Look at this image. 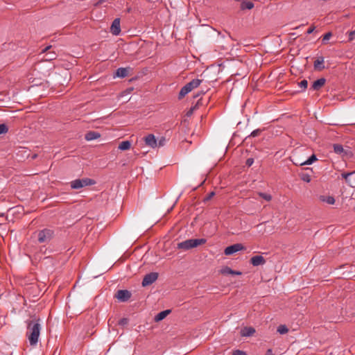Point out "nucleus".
Returning <instances> with one entry per match:
<instances>
[{
    "label": "nucleus",
    "instance_id": "f257e3e1",
    "mask_svg": "<svg viewBox=\"0 0 355 355\" xmlns=\"http://www.w3.org/2000/svg\"><path fill=\"white\" fill-rule=\"evenodd\" d=\"M40 321V319L37 318H33L26 321L27 328L26 337L31 346L36 345L38 342L41 330Z\"/></svg>",
    "mask_w": 355,
    "mask_h": 355
},
{
    "label": "nucleus",
    "instance_id": "f03ea898",
    "mask_svg": "<svg viewBox=\"0 0 355 355\" xmlns=\"http://www.w3.org/2000/svg\"><path fill=\"white\" fill-rule=\"evenodd\" d=\"M54 236V231L51 229H43L37 233V240L39 243H49Z\"/></svg>",
    "mask_w": 355,
    "mask_h": 355
},
{
    "label": "nucleus",
    "instance_id": "7ed1b4c3",
    "mask_svg": "<svg viewBox=\"0 0 355 355\" xmlns=\"http://www.w3.org/2000/svg\"><path fill=\"white\" fill-rule=\"evenodd\" d=\"M158 278V273L156 272H152L148 274H146L141 282L142 286L145 287L149 285H151L154 283Z\"/></svg>",
    "mask_w": 355,
    "mask_h": 355
},
{
    "label": "nucleus",
    "instance_id": "20e7f679",
    "mask_svg": "<svg viewBox=\"0 0 355 355\" xmlns=\"http://www.w3.org/2000/svg\"><path fill=\"white\" fill-rule=\"evenodd\" d=\"M132 296L130 291L128 290H118L114 297L121 302H128Z\"/></svg>",
    "mask_w": 355,
    "mask_h": 355
},
{
    "label": "nucleus",
    "instance_id": "39448f33",
    "mask_svg": "<svg viewBox=\"0 0 355 355\" xmlns=\"http://www.w3.org/2000/svg\"><path fill=\"white\" fill-rule=\"evenodd\" d=\"M245 249V247L241 243H236L225 248L224 250V254L225 255H231L235 252L243 250Z\"/></svg>",
    "mask_w": 355,
    "mask_h": 355
},
{
    "label": "nucleus",
    "instance_id": "423d86ee",
    "mask_svg": "<svg viewBox=\"0 0 355 355\" xmlns=\"http://www.w3.org/2000/svg\"><path fill=\"white\" fill-rule=\"evenodd\" d=\"M144 140L146 146L152 148H155L157 147V141L154 135L148 134L144 137Z\"/></svg>",
    "mask_w": 355,
    "mask_h": 355
},
{
    "label": "nucleus",
    "instance_id": "0eeeda50",
    "mask_svg": "<svg viewBox=\"0 0 355 355\" xmlns=\"http://www.w3.org/2000/svg\"><path fill=\"white\" fill-rule=\"evenodd\" d=\"M110 31L114 35H119L121 33L120 19L116 18L112 21L110 27Z\"/></svg>",
    "mask_w": 355,
    "mask_h": 355
},
{
    "label": "nucleus",
    "instance_id": "6e6552de",
    "mask_svg": "<svg viewBox=\"0 0 355 355\" xmlns=\"http://www.w3.org/2000/svg\"><path fill=\"white\" fill-rule=\"evenodd\" d=\"M250 262L253 266H258L265 264L266 261L263 256L256 255L250 259Z\"/></svg>",
    "mask_w": 355,
    "mask_h": 355
},
{
    "label": "nucleus",
    "instance_id": "1a4fd4ad",
    "mask_svg": "<svg viewBox=\"0 0 355 355\" xmlns=\"http://www.w3.org/2000/svg\"><path fill=\"white\" fill-rule=\"evenodd\" d=\"M220 273L224 275H241L242 272L239 270H234L228 266H224L220 270Z\"/></svg>",
    "mask_w": 355,
    "mask_h": 355
},
{
    "label": "nucleus",
    "instance_id": "9d476101",
    "mask_svg": "<svg viewBox=\"0 0 355 355\" xmlns=\"http://www.w3.org/2000/svg\"><path fill=\"white\" fill-rule=\"evenodd\" d=\"M255 329L252 327H245L240 331L241 336L250 337L255 333Z\"/></svg>",
    "mask_w": 355,
    "mask_h": 355
},
{
    "label": "nucleus",
    "instance_id": "9b49d317",
    "mask_svg": "<svg viewBox=\"0 0 355 355\" xmlns=\"http://www.w3.org/2000/svg\"><path fill=\"white\" fill-rule=\"evenodd\" d=\"M325 83L326 79L324 78H319L313 83L311 89L318 91L324 85Z\"/></svg>",
    "mask_w": 355,
    "mask_h": 355
},
{
    "label": "nucleus",
    "instance_id": "f8f14e48",
    "mask_svg": "<svg viewBox=\"0 0 355 355\" xmlns=\"http://www.w3.org/2000/svg\"><path fill=\"white\" fill-rule=\"evenodd\" d=\"M191 239L178 243V248L187 250L192 248Z\"/></svg>",
    "mask_w": 355,
    "mask_h": 355
},
{
    "label": "nucleus",
    "instance_id": "ddd939ff",
    "mask_svg": "<svg viewBox=\"0 0 355 355\" xmlns=\"http://www.w3.org/2000/svg\"><path fill=\"white\" fill-rule=\"evenodd\" d=\"M129 69L130 68L120 67L116 69L114 76L119 78H125L128 75Z\"/></svg>",
    "mask_w": 355,
    "mask_h": 355
},
{
    "label": "nucleus",
    "instance_id": "4468645a",
    "mask_svg": "<svg viewBox=\"0 0 355 355\" xmlns=\"http://www.w3.org/2000/svg\"><path fill=\"white\" fill-rule=\"evenodd\" d=\"M324 58L322 56L318 57L317 60L314 61V68L317 70L321 71L324 69Z\"/></svg>",
    "mask_w": 355,
    "mask_h": 355
},
{
    "label": "nucleus",
    "instance_id": "2eb2a0df",
    "mask_svg": "<svg viewBox=\"0 0 355 355\" xmlns=\"http://www.w3.org/2000/svg\"><path fill=\"white\" fill-rule=\"evenodd\" d=\"M100 137H101V135L99 132H95V131H89L88 132L86 133V135L85 136V139L87 141H92V140L98 139Z\"/></svg>",
    "mask_w": 355,
    "mask_h": 355
},
{
    "label": "nucleus",
    "instance_id": "dca6fc26",
    "mask_svg": "<svg viewBox=\"0 0 355 355\" xmlns=\"http://www.w3.org/2000/svg\"><path fill=\"white\" fill-rule=\"evenodd\" d=\"M171 313V310L167 309L163 311L159 312L155 316V321L159 322L164 320L169 313Z\"/></svg>",
    "mask_w": 355,
    "mask_h": 355
},
{
    "label": "nucleus",
    "instance_id": "f3484780",
    "mask_svg": "<svg viewBox=\"0 0 355 355\" xmlns=\"http://www.w3.org/2000/svg\"><path fill=\"white\" fill-rule=\"evenodd\" d=\"M202 81V80L198 78L193 79L191 81L188 83L187 85L189 88L190 91H192L193 89L197 88L200 85Z\"/></svg>",
    "mask_w": 355,
    "mask_h": 355
},
{
    "label": "nucleus",
    "instance_id": "a211bd4d",
    "mask_svg": "<svg viewBox=\"0 0 355 355\" xmlns=\"http://www.w3.org/2000/svg\"><path fill=\"white\" fill-rule=\"evenodd\" d=\"M207 242L205 239H191L192 248L205 244Z\"/></svg>",
    "mask_w": 355,
    "mask_h": 355
},
{
    "label": "nucleus",
    "instance_id": "6ab92c4d",
    "mask_svg": "<svg viewBox=\"0 0 355 355\" xmlns=\"http://www.w3.org/2000/svg\"><path fill=\"white\" fill-rule=\"evenodd\" d=\"M240 8L241 10H245V9L250 10L254 8V3L252 1H247L245 0H243L241 3Z\"/></svg>",
    "mask_w": 355,
    "mask_h": 355
},
{
    "label": "nucleus",
    "instance_id": "aec40b11",
    "mask_svg": "<svg viewBox=\"0 0 355 355\" xmlns=\"http://www.w3.org/2000/svg\"><path fill=\"white\" fill-rule=\"evenodd\" d=\"M191 91L187 84L182 87L180 89L179 94H178V98L182 99L188 93H189Z\"/></svg>",
    "mask_w": 355,
    "mask_h": 355
},
{
    "label": "nucleus",
    "instance_id": "412c9836",
    "mask_svg": "<svg viewBox=\"0 0 355 355\" xmlns=\"http://www.w3.org/2000/svg\"><path fill=\"white\" fill-rule=\"evenodd\" d=\"M131 147V143L130 141H123L119 145V149L121 150H126L130 149Z\"/></svg>",
    "mask_w": 355,
    "mask_h": 355
},
{
    "label": "nucleus",
    "instance_id": "4be33fe9",
    "mask_svg": "<svg viewBox=\"0 0 355 355\" xmlns=\"http://www.w3.org/2000/svg\"><path fill=\"white\" fill-rule=\"evenodd\" d=\"M71 187L73 189H79L83 188V184L81 183L80 179H76L71 182Z\"/></svg>",
    "mask_w": 355,
    "mask_h": 355
},
{
    "label": "nucleus",
    "instance_id": "5701e85b",
    "mask_svg": "<svg viewBox=\"0 0 355 355\" xmlns=\"http://www.w3.org/2000/svg\"><path fill=\"white\" fill-rule=\"evenodd\" d=\"M334 151L338 154L341 155L344 152V148L341 144H335L333 145Z\"/></svg>",
    "mask_w": 355,
    "mask_h": 355
},
{
    "label": "nucleus",
    "instance_id": "b1692460",
    "mask_svg": "<svg viewBox=\"0 0 355 355\" xmlns=\"http://www.w3.org/2000/svg\"><path fill=\"white\" fill-rule=\"evenodd\" d=\"M317 157L315 154H313L308 159L300 164V166L303 165H310L312 164L315 161H316Z\"/></svg>",
    "mask_w": 355,
    "mask_h": 355
},
{
    "label": "nucleus",
    "instance_id": "393cba45",
    "mask_svg": "<svg viewBox=\"0 0 355 355\" xmlns=\"http://www.w3.org/2000/svg\"><path fill=\"white\" fill-rule=\"evenodd\" d=\"M81 183L83 184V187L86 186H91L96 184L95 180L90 179V178H83L80 179Z\"/></svg>",
    "mask_w": 355,
    "mask_h": 355
},
{
    "label": "nucleus",
    "instance_id": "a878e982",
    "mask_svg": "<svg viewBox=\"0 0 355 355\" xmlns=\"http://www.w3.org/2000/svg\"><path fill=\"white\" fill-rule=\"evenodd\" d=\"M355 173V171H352V172H349V173H341V176L343 179L345 180V182L347 184L350 185L351 186V184H350V181L349 180V177L350 175H352V174Z\"/></svg>",
    "mask_w": 355,
    "mask_h": 355
},
{
    "label": "nucleus",
    "instance_id": "bb28decb",
    "mask_svg": "<svg viewBox=\"0 0 355 355\" xmlns=\"http://www.w3.org/2000/svg\"><path fill=\"white\" fill-rule=\"evenodd\" d=\"M288 329L285 324H281L277 327V332L280 334L288 333Z\"/></svg>",
    "mask_w": 355,
    "mask_h": 355
},
{
    "label": "nucleus",
    "instance_id": "cd10ccee",
    "mask_svg": "<svg viewBox=\"0 0 355 355\" xmlns=\"http://www.w3.org/2000/svg\"><path fill=\"white\" fill-rule=\"evenodd\" d=\"M320 198L322 201H325L329 205H334L335 203V199L332 196H328L326 199L324 196H320Z\"/></svg>",
    "mask_w": 355,
    "mask_h": 355
},
{
    "label": "nucleus",
    "instance_id": "c85d7f7f",
    "mask_svg": "<svg viewBox=\"0 0 355 355\" xmlns=\"http://www.w3.org/2000/svg\"><path fill=\"white\" fill-rule=\"evenodd\" d=\"M353 154L351 151L349 147H347V148L344 149V152L341 155L342 157H352Z\"/></svg>",
    "mask_w": 355,
    "mask_h": 355
},
{
    "label": "nucleus",
    "instance_id": "c756f323",
    "mask_svg": "<svg viewBox=\"0 0 355 355\" xmlns=\"http://www.w3.org/2000/svg\"><path fill=\"white\" fill-rule=\"evenodd\" d=\"M332 36V33L331 32H328L327 33H325L323 37H322V42L323 44H327L328 40Z\"/></svg>",
    "mask_w": 355,
    "mask_h": 355
},
{
    "label": "nucleus",
    "instance_id": "7c9ffc66",
    "mask_svg": "<svg viewBox=\"0 0 355 355\" xmlns=\"http://www.w3.org/2000/svg\"><path fill=\"white\" fill-rule=\"evenodd\" d=\"M262 132V130L261 129H257V130H253L251 134L246 137V139H248V137H258L260 135V134Z\"/></svg>",
    "mask_w": 355,
    "mask_h": 355
},
{
    "label": "nucleus",
    "instance_id": "2f4dec72",
    "mask_svg": "<svg viewBox=\"0 0 355 355\" xmlns=\"http://www.w3.org/2000/svg\"><path fill=\"white\" fill-rule=\"evenodd\" d=\"M46 60H53L57 58V55L54 52H50L46 55Z\"/></svg>",
    "mask_w": 355,
    "mask_h": 355
},
{
    "label": "nucleus",
    "instance_id": "473e14b6",
    "mask_svg": "<svg viewBox=\"0 0 355 355\" xmlns=\"http://www.w3.org/2000/svg\"><path fill=\"white\" fill-rule=\"evenodd\" d=\"M8 128L6 124H4V123L0 124V135L6 134L8 132Z\"/></svg>",
    "mask_w": 355,
    "mask_h": 355
},
{
    "label": "nucleus",
    "instance_id": "72a5a7b5",
    "mask_svg": "<svg viewBox=\"0 0 355 355\" xmlns=\"http://www.w3.org/2000/svg\"><path fill=\"white\" fill-rule=\"evenodd\" d=\"M300 178L303 181H304L306 182H311V176L307 173L301 174Z\"/></svg>",
    "mask_w": 355,
    "mask_h": 355
},
{
    "label": "nucleus",
    "instance_id": "f704fd0d",
    "mask_svg": "<svg viewBox=\"0 0 355 355\" xmlns=\"http://www.w3.org/2000/svg\"><path fill=\"white\" fill-rule=\"evenodd\" d=\"M198 109V105H193L192 106L187 112L186 116L189 117L191 116L193 112Z\"/></svg>",
    "mask_w": 355,
    "mask_h": 355
},
{
    "label": "nucleus",
    "instance_id": "c9c22d12",
    "mask_svg": "<svg viewBox=\"0 0 355 355\" xmlns=\"http://www.w3.org/2000/svg\"><path fill=\"white\" fill-rule=\"evenodd\" d=\"M259 196L266 201H270L272 199V196L270 194L265 193H259Z\"/></svg>",
    "mask_w": 355,
    "mask_h": 355
},
{
    "label": "nucleus",
    "instance_id": "e433bc0d",
    "mask_svg": "<svg viewBox=\"0 0 355 355\" xmlns=\"http://www.w3.org/2000/svg\"><path fill=\"white\" fill-rule=\"evenodd\" d=\"M215 196V192L214 191H211L210 193H209L204 198L203 201L205 202L210 200L214 196Z\"/></svg>",
    "mask_w": 355,
    "mask_h": 355
},
{
    "label": "nucleus",
    "instance_id": "4c0bfd02",
    "mask_svg": "<svg viewBox=\"0 0 355 355\" xmlns=\"http://www.w3.org/2000/svg\"><path fill=\"white\" fill-rule=\"evenodd\" d=\"M298 85L303 89H305L307 88L308 81L306 80H302L301 82L298 83Z\"/></svg>",
    "mask_w": 355,
    "mask_h": 355
},
{
    "label": "nucleus",
    "instance_id": "58836bf2",
    "mask_svg": "<svg viewBox=\"0 0 355 355\" xmlns=\"http://www.w3.org/2000/svg\"><path fill=\"white\" fill-rule=\"evenodd\" d=\"M166 138L164 137H162L159 138V139L158 141L157 146H164L166 144Z\"/></svg>",
    "mask_w": 355,
    "mask_h": 355
},
{
    "label": "nucleus",
    "instance_id": "ea45409f",
    "mask_svg": "<svg viewBox=\"0 0 355 355\" xmlns=\"http://www.w3.org/2000/svg\"><path fill=\"white\" fill-rule=\"evenodd\" d=\"M128 322H129V320L128 318H123L121 320H119L118 324H119V325L124 326V325L128 324Z\"/></svg>",
    "mask_w": 355,
    "mask_h": 355
},
{
    "label": "nucleus",
    "instance_id": "a19ab883",
    "mask_svg": "<svg viewBox=\"0 0 355 355\" xmlns=\"http://www.w3.org/2000/svg\"><path fill=\"white\" fill-rule=\"evenodd\" d=\"M232 355H248V354L243 351L236 349L233 352Z\"/></svg>",
    "mask_w": 355,
    "mask_h": 355
},
{
    "label": "nucleus",
    "instance_id": "79ce46f5",
    "mask_svg": "<svg viewBox=\"0 0 355 355\" xmlns=\"http://www.w3.org/2000/svg\"><path fill=\"white\" fill-rule=\"evenodd\" d=\"M315 29V26L314 25H311L307 30V34H311Z\"/></svg>",
    "mask_w": 355,
    "mask_h": 355
},
{
    "label": "nucleus",
    "instance_id": "37998d69",
    "mask_svg": "<svg viewBox=\"0 0 355 355\" xmlns=\"http://www.w3.org/2000/svg\"><path fill=\"white\" fill-rule=\"evenodd\" d=\"M355 35V31H351L349 33V41L351 42L354 39V35Z\"/></svg>",
    "mask_w": 355,
    "mask_h": 355
},
{
    "label": "nucleus",
    "instance_id": "c03bdc74",
    "mask_svg": "<svg viewBox=\"0 0 355 355\" xmlns=\"http://www.w3.org/2000/svg\"><path fill=\"white\" fill-rule=\"evenodd\" d=\"M254 162V160L252 158H249L246 160V164L248 166H250Z\"/></svg>",
    "mask_w": 355,
    "mask_h": 355
},
{
    "label": "nucleus",
    "instance_id": "a18cd8bd",
    "mask_svg": "<svg viewBox=\"0 0 355 355\" xmlns=\"http://www.w3.org/2000/svg\"><path fill=\"white\" fill-rule=\"evenodd\" d=\"M202 104H203L202 99V98H200V99L197 101V103H196V105H198V107H199L200 105H202Z\"/></svg>",
    "mask_w": 355,
    "mask_h": 355
},
{
    "label": "nucleus",
    "instance_id": "49530a36",
    "mask_svg": "<svg viewBox=\"0 0 355 355\" xmlns=\"http://www.w3.org/2000/svg\"><path fill=\"white\" fill-rule=\"evenodd\" d=\"M51 48V46H48L46 47H45L42 51V53H45L49 49H50Z\"/></svg>",
    "mask_w": 355,
    "mask_h": 355
},
{
    "label": "nucleus",
    "instance_id": "de8ad7c7",
    "mask_svg": "<svg viewBox=\"0 0 355 355\" xmlns=\"http://www.w3.org/2000/svg\"><path fill=\"white\" fill-rule=\"evenodd\" d=\"M202 94H205V92L202 91L200 93H197L196 94H195L193 97L194 98H197V97H198L200 95H201Z\"/></svg>",
    "mask_w": 355,
    "mask_h": 355
},
{
    "label": "nucleus",
    "instance_id": "09e8293b",
    "mask_svg": "<svg viewBox=\"0 0 355 355\" xmlns=\"http://www.w3.org/2000/svg\"><path fill=\"white\" fill-rule=\"evenodd\" d=\"M266 355H272V349H268Z\"/></svg>",
    "mask_w": 355,
    "mask_h": 355
},
{
    "label": "nucleus",
    "instance_id": "8fccbe9b",
    "mask_svg": "<svg viewBox=\"0 0 355 355\" xmlns=\"http://www.w3.org/2000/svg\"><path fill=\"white\" fill-rule=\"evenodd\" d=\"M236 1H241L242 2L243 0H235Z\"/></svg>",
    "mask_w": 355,
    "mask_h": 355
}]
</instances>
